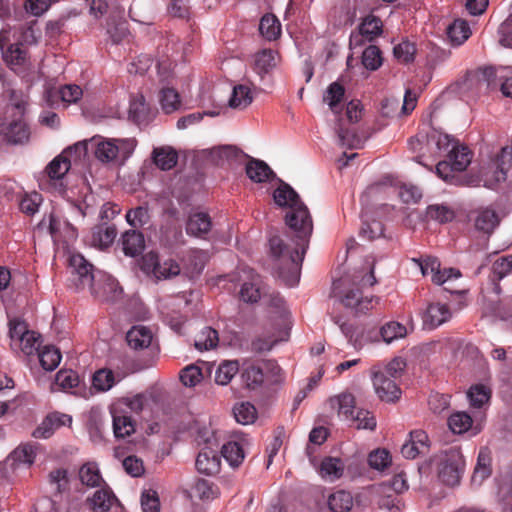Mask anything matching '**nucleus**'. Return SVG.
Returning a JSON list of instances; mask_svg holds the SVG:
<instances>
[{"label":"nucleus","mask_w":512,"mask_h":512,"mask_svg":"<svg viewBox=\"0 0 512 512\" xmlns=\"http://www.w3.org/2000/svg\"><path fill=\"white\" fill-rule=\"evenodd\" d=\"M437 475L447 486L458 485L465 468V460L459 447H450L435 457Z\"/></svg>","instance_id":"obj_4"},{"label":"nucleus","mask_w":512,"mask_h":512,"mask_svg":"<svg viewBox=\"0 0 512 512\" xmlns=\"http://www.w3.org/2000/svg\"><path fill=\"white\" fill-rule=\"evenodd\" d=\"M72 418L62 413H51L45 417L42 423L33 431L35 438H49L60 427L70 425Z\"/></svg>","instance_id":"obj_17"},{"label":"nucleus","mask_w":512,"mask_h":512,"mask_svg":"<svg viewBox=\"0 0 512 512\" xmlns=\"http://www.w3.org/2000/svg\"><path fill=\"white\" fill-rule=\"evenodd\" d=\"M392 463V458L388 450L376 449L369 453L368 464L371 468L383 471L388 468Z\"/></svg>","instance_id":"obj_52"},{"label":"nucleus","mask_w":512,"mask_h":512,"mask_svg":"<svg viewBox=\"0 0 512 512\" xmlns=\"http://www.w3.org/2000/svg\"><path fill=\"white\" fill-rule=\"evenodd\" d=\"M359 32L361 36L371 41L382 33V22L378 17L369 15L361 22Z\"/></svg>","instance_id":"obj_46"},{"label":"nucleus","mask_w":512,"mask_h":512,"mask_svg":"<svg viewBox=\"0 0 512 512\" xmlns=\"http://www.w3.org/2000/svg\"><path fill=\"white\" fill-rule=\"evenodd\" d=\"M149 219L148 208L142 206L130 209L126 214L127 222L133 227H142L149 222Z\"/></svg>","instance_id":"obj_64"},{"label":"nucleus","mask_w":512,"mask_h":512,"mask_svg":"<svg viewBox=\"0 0 512 512\" xmlns=\"http://www.w3.org/2000/svg\"><path fill=\"white\" fill-rule=\"evenodd\" d=\"M276 66L275 52L271 49H264L255 55L254 71L263 76Z\"/></svg>","instance_id":"obj_38"},{"label":"nucleus","mask_w":512,"mask_h":512,"mask_svg":"<svg viewBox=\"0 0 512 512\" xmlns=\"http://www.w3.org/2000/svg\"><path fill=\"white\" fill-rule=\"evenodd\" d=\"M218 445L207 440L205 446L197 455L195 466L198 472L211 476L220 471L221 457L217 451Z\"/></svg>","instance_id":"obj_13"},{"label":"nucleus","mask_w":512,"mask_h":512,"mask_svg":"<svg viewBox=\"0 0 512 512\" xmlns=\"http://www.w3.org/2000/svg\"><path fill=\"white\" fill-rule=\"evenodd\" d=\"M246 174L255 183H263L274 177V172L268 164L259 159H250L246 164Z\"/></svg>","instance_id":"obj_27"},{"label":"nucleus","mask_w":512,"mask_h":512,"mask_svg":"<svg viewBox=\"0 0 512 512\" xmlns=\"http://www.w3.org/2000/svg\"><path fill=\"white\" fill-rule=\"evenodd\" d=\"M7 140L12 144H25L30 139V130L22 120L9 124L6 132Z\"/></svg>","instance_id":"obj_33"},{"label":"nucleus","mask_w":512,"mask_h":512,"mask_svg":"<svg viewBox=\"0 0 512 512\" xmlns=\"http://www.w3.org/2000/svg\"><path fill=\"white\" fill-rule=\"evenodd\" d=\"M148 108L145 103L144 97L140 96L135 98L130 103L129 116L137 124H142L147 120Z\"/></svg>","instance_id":"obj_59"},{"label":"nucleus","mask_w":512,"mask_h":512,"mask_svg":"<svg viewBox=\"0 0 512 512\" xmlns=\"http://www.w3.org/2000/svg\"><path fill=\"white\" fill-rule=\"evenodd\" d=\"M253 101L251 90L246 85H237L233 88L229 99V106L233 109H245Z\"/></svg>","instance_id":"obj_36"},{"label":"nucleus","mask_w":512,"mask_h":512,"mask_svg":"<svg viewBox=\"0 0 512 512\" xmlns=\"http://www.w3.org/2000/svg\"><path fill=\"white\" fill-rule=\"evenodd\" d=\"M426 217L430 220H434L438 223H447L454 219V211L443 204H432L426 209Z\"/></svg>","instance_id":"obj_47"},{"label":"nucleus","mask_w":512,"mask_h":512,"mask_svg":"<svg viewBox=\"0 0 512 512\" xmlns=\"http://www.w3.org/2000/svg\"><path fill=\"white\" fill-rule=\"evenodd\" d=\"M144 247L145 240L141 232L129 230L122 235V248L126 256L135 257L142 253Z\"/></svg>","instance_id":"obj_26"},{"label":"nucleus","mask_w":512,"mask_h":512,"mask_svg":"<svg viewBox=\"0 0 512 512\" xmlns=\"http://www.w3.org/2000/svg\"><path fill=\"white\" fill-rule=\"evenodd\" d=\"M281 368L273 360L263 361L261 363L246 364L242 370V380L248 389H257L261 387L267 376V373L272 374L271 382H278Z\"/></svg>","instance_id":"obj_9"},{"label":"nucleus","mask_w":512,"mask_h":512,"mask_svg":"<svg viewBox=\"0 0 512 512\" xmlns=\"http://www.w3.org/2000/svg\"><path fill=\"white\" fill-rule=\"evenodd\" d=\"M372 382L377 396L382 401L395 402L400 398L401 389L393 378L373 372Z\"/></svg>","instance_id":"obj_15"},{"label":"nucleus","mask_w":512,"mask_h":512,"mask_svg":"<svg viewBox=\"0 0 512 512\" xmlns=\"http://www.w3.org/2000/svg\"><path fill=\"white\" fill-rule=\"evenodd\" d=\"M344 94V87L339 83L334 82L329 85L324 95V101L328 103L333 112L338 113V107L343 100Z\"/></svg>","instance_id":"obj_54"},{"label":"nucleus","mask_w":512,"mask_h":512,"mask_svg":"<svg viewBox=\"0 0 512 512\" xmlns=\"http://www.w3.org/2000/svg\"><path fill=\"white\" fill-rule=\"evenodd\" d=\"M412 261L419 267L423 276L431 277V282L436 286L452 283L462 277V272L458 268L442 267L439 259L431 255L413 258Z\"/></svg>","instance_id":"obj_6"},{"label":"nucleus","mask_w":512,"mask_h":512,"mask_svg":"<svg viewBox=\"0 0 512 512\" xmlns=\"http://www.w3.org/2000/svg\"><path fill=\"white\" fill-rule=\"evenodd\" d=\"M512 166V145L501 148L496 157L482 171L484 186L494 189L507 179V173Z\"/></svg>","instance_id":"obj_7"},{"label":"nucleus","mask_w":512,"mask_h":512,"mask_svg":"<svg viewBox=\"0 0 512 512\" xmlns=\"http://www.w3.org/2000/svg\"><path fill=\"white\" fill-rule=\"evenodd\" d=\"M203 379L202 370L197 365H189L180 373L181 382L188 387H194Z\"/></svg>","instance_id":"obj_62"},{"label":"nucleus","mask_w":512,"mask_h":512,"mask_svg":"<svg viewBox=\"0 0 512 512\" xmlns=\"http://www.w3.org/2000/svg\"><path fill=\"white\" fill-rule=\"evenodd\" d=\"M352 284L357 288L372 287L377 284L372 268L356 271L352 276Z\"/></svg>","instance_id":"obj_63"},{"label":"nucleus","mask_w":512,"mask_h":512,"mask_svg":"<svg viewBox=\"0 0 512 512\" xmlns=\"http://www.w3.org/2000/svg\"><path fill=\"white\" fill-rule=\"evenodd\" d=\"M239 370V363L236 360L223 361L215 372V382L219 385H227Z\"/></svg>","instance_id":"obj_41"},{"label":"nucleus","mask_w":512,"mask_h":512,"mask_svg":"<svg viewBox=\"0 0 512 512\" xmlns=\"http://www.w3.org/2000/svg\"><path fill=\"white\" fill-rule=\"evenodd\" d=\"M233 414L236 421L243 425L251 424L257 418V410L250 402L236 403L233 407Z\"/></svg>","instance_id":"obj_42"},{"label":"nucleus","mask_w":512,"mask_h":512,"mask_svg":"<svg viewBox=\"0 0 512 512\" xmlns=\"http://www.w3.org/2000/svg\"><path fill=\"white\" fill-rule=\"evenodd\" d=\"M406 368V361L401 357L392 359L382 370L375 371L378 374H384L398 381Z\"/></svg>","instance_id":"obj_60"},{"label":"nucleus","mask_w":512,"mask_h":512,"mask_svg":"<svg viewBox=\"0 0 512 512\" xmlns=\"http://www.w3.org/2000/svg\"><path fill=\"white\" fill-rule=\"evenodd\" d=\"M49 232L55 242L69 244L77 238L76 228L66 220L54 216L49 217Z\"/></svg>","instance_id":"obj_18"},{"label":"nucleus","mask_w":512,"mask_h":512,"mask_svg":"<svg viewBox=\"0 0 512 512\" xmlns=\"http://www.w3.org/2000/svg\"><path fill=\"white\" fill-rule=\"evenodd\" d=\"M496 71L493 67H484L469 71L457 82L461 93L478 95L487 92L496 85Z\"/></svg>","instance_id":"obj_8"},{"label":"nucleus","mask_w":512,"mask_h":512,"mask_svg":"<svg viewBox=\"0 0 512 512\" xmlns=\"http://www.w3.org/2000/svg\"><path fill=\"white\" fill-rule=\"evenodd\" d=\"M273 199L278 206L289 208L285 222L292 235L287 236L286 240L279 236L271 237L270 251L287 266V271H279L282 284L293 287L300 281L301 264L313 232V221L308 207L289 184L280 181L273 192Z\"/></svg>","instance_id":"obj_1"},{"label":"nucleus","mask_w":512,"mask_h":512,"mask_svg":"<svg viewBox=\"0 0 512 512\" xmlns=\"http://www.w3.org/2000/svg\"><path fill=\"white\" fill-rule=\"evenodd\" d=\"M328 506L333 512H348L353 506L352 495L344 490L336 491L329 496Z\"/></svg>","instance_id":"obj_37"},{"label":"nucleus","mask_w":512,"mask_h":512,"mask_svg":"<svg viewBox=\"0 0 512 512\" xmlns=\"http://www.w3.org/2000/svg\"><path fill=\"white\" fill-rule=\"evenodd\" d=\"M446 302L430 303L423 315L424 326L435 329L447 322L452 316V310H459L465 305L468 290H446Z\"/></svg>","instance_id":"obj_3"},{"label":"nucleus","mask_w":512,"mask_h":512,"mask_svg":"<svg viewBox=\"0 0 512 512\" xmlns=\"http://www.w3.org/2000/svg\"><path fill=\"white\" fill-rule=\"evenodd\" d=\"M472 155L471 151L467 146L454 145L447 154V159L440 161L436 165V173L444 181L451 184L458 183V177L454 175V172H462L471 163Z\"/></svg>","instance_id":"obj_5"},{"label":"nucleus","mask_w":512,"mask_h":512,"mask_svg":"<svg viewBox=\"0 0 512 512\" xmlns=\"http://www.w3.org/2000/svg\"><path fill=\"white\" fill-rule=\"evenodd\" d=\"M160 104L167 114L178 110L181 105L178 92L174 88L163 87L160 91Z\"/></svg>","instance_id":"obj_45"},{"label":"nucleus","mask_w":512,"mask_h":512,"mask_svg":"<svg viewBox=\"0 0 512 512\" xmlns=\"http://www.w3.org/2000/svg\"><path fill=\"white\" fill-rule=\"evenodd\" d=\"M183 261L184 266L181 268L183 277L193 279L203 271L208 261V255L202 250H191Z\"/></svg>","instance_id":"obj_19"},{"label":"nucleus","mask_w":512,"mask_h":512,"mask_svg":"<svg viewBox=\"0 0 512 512\" xmlns=\"http://www.w3.org/2000/svg\"><path fill=\"white\" fill-rule=\"evenodd\" d=\"M221 455L232 467H238L244 460V451L238 442H228L221 448Z\"/></svg>","instance_id":"obj_43"},{"label":"nucleus","mask_w":512,"mask_h":512,"mask_svg":"<svg viewBox=\"0 0 512 512\" xmlns=\"http://www.w3.org/2000/svg\"><path fill=\"white\" fill-rule=\"evenodd\" d=\"M136 143L134 138H104L97 135L68 147V153L75 152V157L80 159L91 146L96 159L102 163H111L118 159L125 161L133 153Z\"/></svg>","instance_id":"obj_2"},{"label":"nucleus","mask_w":512,"mask_h":512,"mask_svg":"<svg viewBox=\"0 0 512 512\" xmlns=\"http://www.w3.org/2000/svg\"><path fill=\"white\" fill-rule=\"evenodd\" d=\"M499 224L497 213L492 209H482L478 212L475 219V227L477 230L490 234Z\"/></svg>","instance_id":"obj_35"},{"label":"nucleus","mask_w":512,"mask_h":512,"mask_svg":"<svg viewBox=\"0 0 512 512\" xmlns=\"http://www.w3.org/2000/svg\"><path fill=\"white\" fill-rule=\"evenodd\" d=\"M9 337L11 339V346L14 347L26 333H28L27 323L18 317L10 318L8 321Z\"/></svg>","instance_id":"obj_57"},{"label":"nucleus","mask_w":512,"mask_h":512,"mask_svg":"<svg viewBox=\"0 0 512 512\" xmlns=\"http://www.w3.org/2000/svg\"><path fill=\"white\" fill-rule=\"evenodd\" d=\"M332 403L338 405V414L348 420L354 413L355 398L351 393H343L331 399Z\"/></svg>","instance_id":"obj_55"},{"label":"nucleus","mask_w":512,"mask_h":512,"mask_svg":"<svg viewBox=\"0 0 512 512\" xmlns=\"http://www.w3.org/2000/svg\"><path fill=\"white\" fill-rule=\"evenodd\" d=\"M468 398L470 400V405L474 408H481L486 403H488L491 397V391L485 385L478 384L472 386L468 393Z\"/></svg>","instance_id":"obj_51"},{"label":"nucleus","mask_w":512,"mask_h":512,"mask_svg":"<svg viewBox=\"0 0 512 512\" xmlns=\"http://www.w3.org/2000/svg\"><path fill=\"white\" fill-rule=\"evenodd\" d=\"M345 465L340 458L325 457L320 464L319 473L322 478L334 481L342 477Z\"/></svg>","instance_id":"obj_29"},{"label":"nucleus","mask_w":512,"mask_h":512,"mask_svg":"<svg viewBox=\"0 0 512 512\" xmlns=\"http://www.w3.org/2000/svg\"><path fill=\"white\" fill-rule=\"evenodd\" d=\"M152 159L158 168L165 171L176 166L178 154L172 147H158L154 148L152 152Z\"/></svg>","instance_id":"obj_28"},{"label":"nucleus","mask_w":512,"mask_h":512,"mask_svg":"<svg viewBox=\"0 0 512 512\" xmlns=\"http://www.w3.org/2000/svg\"><path fill=\"white\" fill-rule=\"evenodd\" d=\"M429 451V438L425 431L414 430L409 433V440L401 447V454L407 459H415Z\"/></svg>","instance_id":"obj_16"},{"label":"nucleus","mask_w":512,"mask_h":512,"mask_svg":"<svg viewBox=\"0 0 512 512\" xmlns=\"http://www.w3.org/2000/svg\"><path fill=\"white\" fill-rule=\"evenodd\" d=\"M79 478L82 484L89 487H98L103 482L96 463L88 462L81 466Z\"/></svg>","instance_id":"obj_39"},{"label":"nucleus","mask_w":512,"mask_h":512,"mask_svg":"<svg viewBox=\"0 0 512 512\" xmlns=\"http://www.w3.org/2000/svg\"><path fill=\"white\" fill-rule=\"evenodd\" d=\"M380 335L383 341L389 344L394 340L405 337L407 328L399 322L390 321L381 327Z\"/></svg>","instance_id":"obj_50"},{"label":"nucleus","mask_w":512,"mask_h":512,"mask_svg":"<svg viewBox=\"0 0 512 512\" xmlns=\"http://www.w3.org/2000/svg\"><path fill=\"white\" fill-rule=\"evenodd\" d=\"M75 155V152L68 153V148L60 155L56 156L46 167L45 171L50 179H62L71 167L70 156Z\"/></svg>","instance_id":"obj_22"},{"label":"nucleus","mask_w":512,"mask_h":512,"mask_svg":"<svg viewBox=\"0 0 512 512\" xmlns=\"http://www.w3.org/2000/svg\"><path fill=\"white\" fill-rule=\"evenodd\" d=\"M113 431L116 438H125L135 432V424L130 416L112 410Z\"/></svg>","instance_id":"obj_31"},{"label":"nucleus","mask_w":512,"mask_h":512,"mask_svg":"<svg viewBox=\"0 0 512 512\" xmlns=\"http://www.w3.org/2000/svg\"><path fill=\"white\" fill-rule=\"evenodd\" d=\"M215 285H222L226 288L229 285L239 288H259L262 285L261 277L254 272L251 268H241L240 270L229 274L220 275L217 277Z\"/></svg>","instance_id":"obj_12"},{"label":"nucleus","mask_w":512,"mask_h":512,"mask_svg":"<svg viewBox=\"0 0 512 512\" xmlns=\"http://www.w3.org/2000/svg\"><path fill=\"white\" fill-rule=\"evenodd\" d=\"M117 236V229L114 225L101 223L92 228L90 244L101 250L110 247Z\"/></svg>","instance_id":"obj_20"},{"label":"nucleus","mask_w":512,"mask_h":512,"mask_svg":"<svg viewBox=\"0 0 512 512\" xmlns=\"http://www.w3.org/2000/svg\"><path fill=\"white\" fill-rule=\"evenodd\" d=\"M491 461V451L489 450L488 447H482L478 453L477 463L472 475L473 483L480 485L485 479H487L491 475Z\"/></svg>","instance_id":"obj_23"},{"label":"nucleus","mask_w":512,"mask_h":512,"mask_svg":"<svg viewBox=\"0 0 512 512\" xmlns=\"http://www.w3.org/2000/svg\"><path fill=\"white\" fill-rule=\"evenodd\" d=\"M218 332L211 328L205 327L195 339V348L199 351L215 348L218 344Z\"/></svg>","instance_id":"obj_48"},{"label":"nucleus","mask_w":512,"mask_h":512,"mask_svg":"<svg viewBox=\"0 0 512 512\" xmlns=\"http://www.w3.org/2000/svg\"><path fill=\"white\" fill-rule=\"evenodd\" d=\"M87 502L93 512H108L112 509L123 510L120 501L107 485L96 490L93 496L87 499Z\"/></svg>","instance_id":"obj_14"},{"label":"nucleus","mask_w":512,"mask_h":512,"mask_svg":"<svg viewBox=\"0 0 512 512\" xmlns=\"http://www.w3.org/2000/svg\"><path fill=\"white\" fill-rule=\"evenodd\" d=\"M40 334L29 330L28 333H26L22 338H20L19 342L14 346L18 347L24 355H32L35 352H38L41 350L40 345Z\"/></svg>","instance_id":"obj_49"},{"label":"nucleus","mask_w":512,"mask_h":512,"mask_svg":"<svg viewBox=\"0 0 512 512\" xmlns=\"http://www.w3.org/2000/svg\"><path fill=\"white\" fill-rule=\"evenodd\" d=\"M36 453L32 445L25 444L17 447L10 455L13 465L25 464L31 465L34 462Z\"/></svg>","instance_id":"obj_53"},{"label":"nucleus","mask_w":512,"mask_h":512,"mask_svg":"<svg viewBox=\"0 0 512 512\" xmlns=\"http://www.w3.org/2000/svg\"><path fill=\"white\" fill-rule=\"evenodd\" d=\"M152 338L151 330L142 325L133 326L126 334L127 343L134 350L149 347Z\"/></svg>","instance_id":"obj_24"},{"label":"nucleus","mask_w":512,"mask_h":512,"mask_svg":"<svg viewBox=\"0 0 512 512\" xmlns=\"http://www.w3.org/2000/svg\"><path fill=\"white\" fill-rule=\"evenodd\" d=\"M384 235L383 223L374 218L372 213L365 211L362 214V226L360 229V236L372 241L378 239Z\"/></svg>","instance_id":"obj_25"},{"label":"nucleus","mask_w":512,"mask_h":512,"mask_svg":"<svg viewBox=\"0 0 512 512\" xmlns=\"http://www.w3.org/2000/svg\"><path fill=\"white\" fill-rule=\"evenodd\" d=\"M121 379L122 377L116 378L112 370L103 368L94 373L92 378V385L97 391L106 392Z\"/></svg>","instance_id":"obj_32"},{"label":"nucleus","mask_w":512,"mask_h":512,"mask_svg":"<svg viewBox=\"0 0 512 512\" xmlns=\"http://www.w3.org/2000/svg\"><path fill=\"white\" fill-rule=\"evenodd\" d=\"M259 31L266 39L275 40L281 34V24L274 15L266 14L260 21Z\"/></svg>","instance_id":"obj_40"},{"label":"nucleus","mask_w":512,"mask_h":512,"mask_svg":"<svg viewBox=\"0 0 512 512\" xmlns=\"http://www.w3.org/2000/svg\"><path fill=\"white\" fill-rule=\"evenodd\" d=\"M362 64L368 70H377L382 65L380 49L374 45L368 46L362 53Z\"/></svg>","instance_id":"obj_56"},{"label":"nucleus","mask_w":512,"mask_h":512,"mask_svg":"<svg viewBox=\"0 0 512 512\" xmlns=\"http://www.w3.org/2000/svg\"><path fill=\"white\" fill-rule=\"evenodd\" d=\"M447 35L454 45H461L470 37L471 29L465 20L457 19L448 26Z\"/></svg>","instance_id":"obj_34"},{"label":"nucleus","mask_w":512,"mask_h":512,"mask_svg":"<svg viewBox=\"0 0 512 512\" xmlns=\"http://www.w3.org/2000/svg\"><path fill=\"white\" fill-rule=\"evenodd\" d=\"M348 420L355 424L358 429L374 430L376 427V419L367 410H358Z\"/></svg>","instance_id":"obj_61"},{"label":"nucleus","mask_w":512,"mask_h":512,"mask_svg":"<svg viewBox=\"0 0 512 512\" xmlns=\"http://www.w3.org/2000/svg\"><path fill=\"white\" fill-rule=\"evenodd\" d=\"M141 269L147 274H152L156 280L183 277L182 269L176 261L169 259L161 263L155 252H148L142 257Z\"/></svg>","instance_id":"obj_10"},{"label":"nucleus","mask_w":512,"mask_h":512,"mask_svg":"<svg viewBox=\"0 0 512 512\" xmlns=\"http://www.w3.org/2000/svg\"><path fill=\"white\" fill-rule=\"evenodd\" d=\"M3 57L7 64L11 66H21L25 63L27 52L18 44L10 45V47L3 51Z\"/></svg>","instance_id":"obj_58"},{"label":"nucleus","mask_w":512,"mask_h":512,"mask_svg":"<svg viewBox=\"0 0 512 512\" xmlns=\"http://www.w3.org/2000/svg\"><path fill=\"white\" fill-rule=\"evenodd\" d=\"M335 295L340 302L347 308L352 309L355 313H366L374 308L378 303V299L372 294H365L364 290H338Z\"/></svg>","instance_id":"obj_11"},{"label":"nucleus","mask_w":512,"mask_h":512,"mask_svg":"<svg viewBox=\"0 0 512 512\" xmlns=\"http://www.w3.org/2000/svg\"><path fill=\"white\" fill-rule=\"evenodd\" d=\"M39 361L43 369L54 370L61 361V353L54 346H45L38 353Z\"/></svg>","instance_id":"obj_44"},{"label":"nucleus","mask_w":512,"mask_h":512,"mask_svg":"<svg viewBox=\"0 0 512 512\" xmlns=\"http://www.w3.org/2000/svg\"><path fill=\"white\" fill-rule=\"evenodd\" d=\"M448 426L454 434H463L469 430H473V434L481 431V427L476 424L473 426L472 417L464 411H458L451 414L448 418Z\"/></svg>","instance_id":"obj_21"},{"label":"nucleus","mask_w":512,"mask_h":512,"mask_svg":"<svg viewBox=\"0 0 512 512\" xmlns=\"http://www.w3.org/2000/svg\"><path fill=\"white\" fill-rule=\"evenodd\" d=\"M210 229L211 219L208 214L202 212L190 215L186 224L187 233L194 236H202L208 233Z\"/></svg>","instance_id":"obj_30"}]
</instances>
